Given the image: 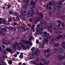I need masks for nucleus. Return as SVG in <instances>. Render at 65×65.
<instances>
[{"mask_svg":"<svg viewBox=\"0 0 65 65\" xmlns=\"http://www.w3.org/2000/svg\"><path fill=\"white\" fill-rule=\"evenodd\" d=\"M51 51V49H49L46 50V53L45 54V56L46 58H48L50 56V54H49V52H50Z\"/></svg>","mask_w":65,"mask_h":65,"instance_id":"6","label":"nucleus"},{"mask_svg":"<svg viewBox=\"0 0 65 65\" xmlns=\"http://www.w3.org/2000/svg\"><path fill=\"white\" fill-rule=\"evenodd\" d=\"M30 0H24V1L26 4H27V6H29V3Z\"/></svg>","mask_w":65,"mask_h":65,"instance_id":"14","label":"nucleus"},{"mask_svg":"<svg viewBox=\"0 0 65 65\" xmlns=\"http://www.w3.org/2000/svg\"><path fill=\"white\" fill-rule=\"evenodd\" d=\"M17 28V27H14L13 28V30H14V31H16V29Z\"/></svg>","mask_w":65,"mask_h":65,"instance_id":"50","label":"nucleus"},{"mask_svg":"<svg viewBox=\"0 0 65 65\" xmlns=\"http://www.w3.org/2000/svg\"><path fill=\"white\" fill-rule=\"evenodd\" d=\"M9 30H12L13 29V27H12V26H10L9 27Z\"/></svg>","mask_w":65,"mask_h":65,"instance_id":"38","label":"nucleus"},{"mask_svg":"<svg viewBox=\"0 0 65 65\" xmlns=\"http://www.w3.org/2000/svg\"><path fill=\"white\" fill-rule=\"evenodd\" d=\"M8 62L9 63V64L10 65H11V63H12V61L11 60H10V61H9Z\"/></svg>","mask_w":65,"mask_h":65,"instance_id":"42","label":"nucleus"},{"mask_svg":"<svg viewBox=\"0 0 65 65\" xmlns=\"http://www.w3.org/2000/svg\"><path fill=\"white\" fill-rule=\"evenodd\" d=\"M6 50L8 52H9L11 54L12 53H13V51H12V50L10 48H9L8 47H7L6 48Z\"/></svg>","mask_w":65,"mask_h":65,"instance_id":"10","label":"nucleus"},{"mask_svg":"<svg viewBox=\"0 0 65 65\" xmlns=\"http://www.w3.org/2000/svg\"><path fill=\"white\" fill-rule=\"evenodd\" d=\"M14 14L15 15H18V13L17 12H15L14 13Z\"/></svg>","mask_w":65,"mask_h":65,"instance_id":"48","label":"nucleus"},{"mask_svg":"<svg viewBox=\"0 0 65 65\" xmlns=\"http://www.w3.org/2000/svg\"><path fill=\"white\" fill-rule=\"evenodd\" d=\"M55 46H56L57 47L58 46H59L60 45V44H56L55 45Z\"/></svg>","mask_w":65,"mask_h":65,"instance_id":"58","label":"nucleus"},{"mask_svg":"<svg viewBox=\"0 0 65 65\" xmlns=\"http://www.w3.org/2000/svg\"><path fill=\"white\" fill-rule=\"evenodd\" d=\"M36 51L37 52H35L36 57H38L39 55V54L40 53V51L38 50H37Z\"/></svg>","mask_w":65,"mask_h":65,"instance_id":"11","label":"nucleus"},{"mask_svg":"<svg viewBox=\"0 0 65 65\" xmlns=\"http://www.w3.org/2000/svg\"><path fill=\"white\" fill-rule=\"evenodd\" d=\"M31 51H34L35 50V47H32L31 48Z\"/></svg>","mask_w":65,"mask_h":65,"instance_id":"47","label":"nucleus"},{"mask_svg":"<svg viewBox=\"0 0 65 65\" xmlns=\"http://www.w3.org/2000/svg\"><path fill=\"white\" fill-rule=\"evenodd\" d=\"M6 41H5V40L3 41V44H6Z\"/></svg>","mask_w":65,"mask_h":65,"instance_id":"54","label":"nucleus"},{"mask_svg":"<svg viewBox=\"0 0 65 65\" xmlns=\"http://www.w3.org/2000/svg\"><path fill=\"white\" fill-rule=\"evenodd\" d=\"M26 44H30V46H31L32 45V43L31 42L29 41H24L23 40H21V42H20L19 43L20 44L21 46L24 45H25Z\"/></svg>","mask_w":65,"mask_h":65,"instance_id":"1","label":"nucleus"},{"mask_svg":"<svg viewBox=\"0 0 65 65\" xmlns=\"http://www.w3.org/2000/svg\"><path fill=\"white\" fill-rule=\"evenodd\" d=\"M43 63H44V64H46V65H49V63H48V62H46V61H44L43 62Z\"/></svg>","mask_w":65,"mask_h":65,"instance_id":"30","label":"nucleus"},{"mask_svg":"<svg viewBox=\"0 0 65 65\" xmlns=\"http://www.w3.org/2000/svg\"><path fill=\"white\" fill-rule=\"evenodd\" d=\"M53 54L54 56H56V55H57V53L56 52H54L53 53Z\"/></svg>","mask_w":65,"mask_h":65,"instance_id":"35","label":"nucleus"},{"mask_svg":"<svg viewBox=\"0 0 65 65\" xmlns=\"http://www.w3.org/2000/svg\"><path fill=\"white\" fill-rule=\"evenodd\" d=\"M61 6H55L54 7V9H57V8H61Z\"/></svg>","mask_w":65,"mask_h":65,"instance_id":"18","label":"nucleus"},{"mask_svg":"<svg viewBox=\"0 0 65 65\" xmlns=\"http://www.w3.org/2000/svg\"><path fill=\"white\" fill-rule=\"evenodd\" d=\"M59 36L60 37H61V38H63V36L62 35H60Z\"/></svg>","mask_w":65,"mask_h":65,"instance_id":"64","label":"nucleus"},{"mask_svg":"<svg viewBox=\"0 0 65 65\" xmlns=\"http://www.w3.org/2000/svg\"><path fill=\"white\" fill-rule=\"evenodd\" d=\"M61 12H62V11L60 9H59L56 11V14L57 15H58V14H60L61 13Z\"/></svg>","mask_w":65,"mask_h":65,"instance_id":"12","label":"nucleus"},{"mask_svg":"<svg viewBox=\"0 0 65 65\" xmlns=\"http://www.w3.org/2000/svg\"><path fill=\"white\" fill-rule=\"evenodd\" d=\"M35 5H33V6H31L30 7V9H32V8H35Z\"/></svg>","mask_w":65,"mask_h":65,"instance_id":"34","label":"nucleus"},{"mask_svg":"<svg viewBox=\"0 0 65 65\" xmlns=\"http://www.w3.org/2000/svg\"><path fill=\"white\" fill-rule=\"evenodd\" d=\"M57 37V39L53 38L52 39L51 41H50V43L51 44H52L53 42H54V43H57V40L60 39V37Z\"/></svg>","mask_w":65,"mask_h":65,"instance_id":"5","label":"nucleus"},{"mask_svg":"<svg viewBox=\"0 0 65 65\" xmlns=\"http://www.w3.org/2000/svg\"><path fill=\"white\" fill-rule=\"evenodd\" d=\"M57 58L58 60H63V58L64 57L61 54H59L58 55Z\"/></svg>","mask_w":65,"mask_h":65,"instance_id":"8","label":"nucleus"},{"mask_svg":"<svg viewBox=\"0 0 65 65\" xmlns=\"http://www.w3.org/2000/svg\"><path fill=\"white\" fill-rule=\"evenodd\" d=\"M32 54L33 55H35V52L34 51L32 52Z\"/></svg>","mask_w":65,"mask_h":65,"instance_id":"57","label":"nucleus"},{"mask_svg":"<svg viewBox=\"0 0 65 65\" xmlns=\"http://www.w3.org/2000/svg\"><path fill=\"white\" fill-rule=\"evenodd\" d=\"M2 22H4V24H6V22H5V19H3L2 20Z\"/></svg>","mask_w":65,"mask_h":65,"instance_id":"40","label":"nucleus"},{"mask_svg":"<svg viewBox=\"0 0 65 65\" xmlns=\"http://www.w3.org/2000/svg\"><path fill=\"white\" fill-rule=\"evenodd\" d=\"M26 48H27V49H29V48H30V46L28 45L27 46H26Z\"/></svg>","mask_w":65,"mask_h":65,"instance_id":"55","label":"nucleus"},{"mask_svg":"<svg viewBox=\"0 0 65 65\" xmlns=\"http://www.w3.org/2000/svg\"><path fill=\"white\" fill-rule=\"evenodd\" d=\"M43 43L44 44H47L48 43V41H47V40H45V41H43Z\"/></svg>","mask_w":65,"mask_h":65,"instance_id":"26","label":"nucleus"},{"mask_svg":"<svg viewBox=\"0 0 65 65\" xmlns=\"http://www.w3.org/2000/svg\"><path fill=\"white\" fill-rule=\"evenodd\" d=\"M9 13L10 14H13V13L12 12V11H9Z\"/></svg>","mask_w":65,"mask_h":65,"instance_id":"59","label":"nucleus"},{"mask_svg":"<svg viewBox=\"0 0 65 65\" xmlns=\"http://www.w3.org/2000/svg\"><path fill=\"white\" fill-rule=\"evenodd\" d=\"M46 7L47 8V9H47H48V8H49V9H50V10H51V9H52V8L51 7H50L48 8V5H46Z\"/></svg>","mask_w":65,"mask_h":65,"instance_id":"25","label":"nucleus"},{"mask_svg":"<svg viewBox=\"0 0 65 65\" xmlns=\"http://www.w3.org/2000/svg\"><path fill=\"white\" fill-rule=\"evenodd\" d=\"M12 21V19L11 18H9L8 19V22H10Z\"/></svg>","mask_w":65,"mask_h":65,"instance_id":"31","label":"nucleus"},{"mask_svg":"<svg viewBox=\"0 0 65 65\" xmlns=\"http://www.w3.org/2000/svg\"><path fill=\"white\" fill-rule=\"evenodd\" d=\"M2 58H4V59L5 58H7V57L6 56H5V55H2Z\"/></svg>","mask_w":65,"mask_h":65,"instance_id":"29","label":"nucleus"},{"mask_svg":"<svg viewBox=\"0 0 65 65\" xmlns=\"http://www.w3.org/2000/svg\"><path fill=\"white\" fill-rule=\"evenodd\" d=\"M58 52L59 53L61 54L63 53V50L61 48H58Z\"/></svg>","mask_w":65,"mask_h":65,"instance_id":"17","label":"nucleus"},{"mask_svg":"<svg viewBox=\"0 0 65 65\" xmlns=\"http://www.w3.org/2000/svg\"><path fill=\"white\" fill-rule=\"evenodd\" d=\"M63 24V22H62L61 21L59 20V24Z\"/></svg>","mask_w":65,"mask_h":65,"instance_id":"41","label":"nucleus"},{"mask_svg":"<svg viewBox=\"0 0 65 65\" xmlns=\"http://www.w3.org/2000/svg\"><path fill=\"white\" fill-rule=\"evenodd\" d=\"M55 4V2L54 1H52L51 2V4L52 5H54Z\"/></svg>","mask_w":65,"mask_h":65,"instance_id":"46","label":"nucleus"},{"mask_svg":"<svg viewBox=\"0 0 65 65\" xmlns=\"http://www.w3.org/2000/svg\"><path fill=\"white\" fill-rule=\"evenodd\" d=\"M22 19L24 21H26V19H25V17H23L22 18Z\"/></svg>","mask_w":65,"mask_h":65,"instance_id":"56","label":"nucleus"},{"mask_svg":"<svg viewBox=\"0 0 65 65\" xmlns=\"http://www.w3.org/2000/svg\"><path fill=\"white\" fill-rule=\"evenodd\" d=\"M27 8H27V7L26 6H24L23 7V9L24 10H27Z\"/></svg>","mask_w":65,"mask_h":65,"instance_id":"33","label":"nucleus"},{"mask_svg":"<svg viewBox=\"0 0 65 65\" xmlns=\"http://www.w3.org/2000/svg\"><path fill=\"white\" fill-rule=\"evenodd\" d=\"M50 17H51V18H53L54 17V15L53 14H51L50 15Z\"/></svg>","mask_w":65,"mask_h":65,"instance_id":"62","label":"nucleus"},{"mask_svg":"<svg viewBox=\"0 0 65 65\" xmlns=\"http://www.w3.org/2000/svg\"><path fill=\"white\" fill-rule=\"evenodd\" d=\"M26 13H27V11H22L21 12V13L23 15H25L26 14Z\"/></svg>","mask_w":65,"mask_h":65,"instance_id":"15","label":"nucleus"},{"mask_svg":"<svg viewBox=\"0 0 65 65\" xmlns=\"http://www.w3.org/2000/svg\"><path fill=\"white\" fill-rule=\"evenodd\" d=\"M22 28L23 29H25V26L23 25H22Z\"/></svg>","mask_w":65,"mask_h":65,"instance_id":"44","label":"nucleus"},{"mask_svg":"<svg viewBox=\"0 0 65 65\" xmlns=\"http://www.w3.org/2000/svg\"><path fill=\"white\" fill-rule=\"evenodd\" d=\"M17 46H18V50H21L22 48L19 46V44L17 42H16V43H14L13 44H12L11 46V47L12 50H14V48H16Z\"/></svg>","mask_w":65,"mask_h":65,"instance_id":"2","label":"nucleus"},{"mask_svg":"<svg viewBox=\"0 0 65 65\" xmlns=\"http://www.w3.org/2000/svg\"><path fill=\"white\" fill-rule=\"evenodd\" d=\"M40 48H43L44 47V44L43 43H41L40 44L39 46Z\"/></svg>","mask_w":65,"mask_h":65,"instance_id":"19","label":"nucleus"},{"mask_svg":"<svg viewBox=\"0 0 65 65\" xmlns=\"http://www.w3.org/2000/svg\"><path fill=\"white\" fill-rule=\"evenodd\" d=\"M34 56H35V55H32L30 56V58H31V59H33V58H34Z\"/></svg>","mask_w":65,"mask_h":65,"instance_id":"39","label":"nucleus"},{"mask_svg":"<svg viewBox=\"0 0 65 65\" xmlns=\"http://www.w3.org/2000/svg\"><path fill=\"white\" fill-rule=\"evenodd\" d=\"M39 27H36V30H37V31H39Z\"/></svg>","mask_w":65,"mask_h":65,"instance_id":"53","label":"nucleus"},{"mask_svg":"<svg viewBox=\"0 0 65 65\" xmlns=\"http://www.w3.org/2000/svg\"><path fill=\"white\" fill-rule=\"evenodd\" d=\"M36 4V3L34 1H31L30 3V5H35Z\"/></svg>","mask_w":65,"mask_h":65,"instance_id":"13","label":"nucleus"},{"mask_svg":"<svg viewBox=\"0 0 65 65\" xmlns=\"http://www.w3.org/2000/svg\"><path fill=\"white\" fill-rule=\"evenodd\" d=\"M35 26V25H33L31 26V28L33 32H35V28L34 27Z\"/></svg>","mask_w":65,"mask_h":65,"instance_id":"22","label":"nucleus"},{"mask_svg":"<svg viewBox=\"0 0 65 65\" xmlns=\"http://www.w3.org/2000/svg\"><path fill=\"white\" fill-rule=\"evenodd\" d=\"M13 21L15 22L17 20V19H16L14 17L13 19Z\"/></svg>","mask_w":65,"mask_h":65,"instance_id":"52","label":"nucleus"},{"mask_svg":"<svg viewBox=\"0 0 65 65\" xmlns=\"http://www.w3.org/2000/svg\"><path fill=\"white\" fill-rule=\"evenodd\" d=\"M61 64V62H58L56 63V65H60Z\"/></svg>","mask_w":65,"mask_h":65,"instance_id":"49","label":"nucleus"},{"mask_svg":"<svg viewBox=\"0 0 65 65\" xmlns=\"http://www.w3.org/2000/svg\"><path fill=\"white\" fill-rule=\"evenodd\" d=\"M47 27V24H45V25H44V28H46V27Z\"/></svg>","mask_w":65,"mask_h":65,"instance_id":"51","label":"nucleus"},{"mask_svg":"<svg viewBox=\"0 0 65 65\" xmlns=\"http://www.w3.org/2000/svg\"><path fill=\"white\" fill-rule=\"evenodd\" d=\"M27 17H31V16L30 15L29 13L27 14Z\"/></svg>","mask_w":65,"mask_h":65,"instance_id":"63","label":"nucleus"},{"mask_svg":"<svg viewBox=\"0 0 65 65\" xmlns=\"http://www.w3.org/2000/svg\"><path fill=\"white\" fill-rule=\"evenodd\" d=\"M22 46V48H23V50H26V47L25 46H24V45H22V46Z\"/></svg>","mask_w":65,"mask_h":65,"instance_id":"28","label":"nucleus"},{"mask_svg":"<svg viewBox=\"0 0 65 65\" xmlns=\"http://www.w3.org/2000/svg\"><path fill=\"white\" fill-rule=\"evenodd\" d=\"M53 27V25H51L49 26L48 27V30L50 33L52 32V28Z\"/></svg>","mask_w":65,"mask_h":65,"instance_id":"9","label":"nucleus"},{"mask_svg":"<svg viewBox=\"0 0 65 65\" xmlns=\"http://www.w3.org/2000/svg\"><path fill=\"white\" fill-rule=\"evenodd\" d=\"M23 53H21L20 56V58H21V59L23 58Z\"/></svg>","mask_w":65,"mask_h":65,"instance_id":"27","label":"nucleus"},{"mask_svg":"<svg viewBox=\"0 0 65 65\" xmlns=\"http://www.w3.org/2000/svg\"><path fill=\"white\" fill-rule=\"evenodd\" d=\"M43 34L45 35L44 37L45 40H47L48 41V40H50L51 38L50 36L48 37V36H49V34L48 33H47V32L45 31L43 32Z\"/></svg>","mask_w":65,"mask_h":65,"instance_id":"3","label":"nucleus"},{"mask_svg":"<svg viewBox=\"0 0 65 65\" xmlns=\"http://www.w3.org/2000/svg\"><path fill=\"white\" fill-rule=\"evenodd\" d=\"M43 29L42 28H39V31H41V32L40 33L41 34H42V33H43Z\"/></svg>","mask_w":65,"mask_h":65,"instance_id":"24","label":"nucleus"},{"mask_svg":"<svg viewBox=\"0 0 65 65\" xmlns=\"http://www.w3.org/2000/svg\"><path fill=\"white\" fill-rule=\"evenodd\" d=\"M6 44H7L8 45L9 44H12V42H11L9 40H7L6 41Z\"/></svg>","mask_w":65,"mask_h":65,"instance_id":"20","label":"nucleus"},{"mask_svg":"<svg viewBox=\"0 0 65 65\" xmlns=\"http://www.w3.org/2000/svg\"><path fill=\"white\" fill-rule=\"evenodd\" d=\"M0 34H1V35H4V36H6L5 34H4V33L3 32H1L0 33Z\"/></svg>","mask_w":65,"mask_h":65,"instance_id":"37","label":"nucleus"},{"mask_svg":"<svg viewBox=\"0 0 65 65\" xmlns=\"http://www.w3.org/2000/svg\"><path fill=\"white\" fill-rule=\"evenodd\" d=\"M63 1L61 0L58 1L57 2V4L58 5H61L62 4Z\"/></svg>","mask_w":65,"mask_h":65,"instance_id":"16","label":"nucleus"},{"mask_svg":"<svg viewBox=\"0 0 65 65\" xmlns=\"http://www.w3.org/2000/svg\"><path fill=\"white\" fill-rule=\"evenodd\" d=\"M40 17L37 18V19L38 21H41V23L42 24H44V23H45L46 21L45 20H43V15L42 14H41L40 15Z\"/></svg>","mask_w":65,"mask_h":65,"instance_id":"4","label":"nucleus"},{"mask_svg":"<svg viewBox=\"0 0 65 65\" xmlns=\"http://www.w3.org/2000/svg\"><path fill=\"white\" fill-rule=\"evenodd\" d=\"M29 39L30 40H34V38L32 36H30L29 38Z\"/></svg>","mask_w":65,"mask_h":65,"instance_id":"23","label":"nucleus"},{"mask_svg":"<svg viewBox=\"0 0 65 65\" xmlns=\"http://www.w3.org/2000/svg\"><path fill=\"white\" fill-rule=\"evenodd\" d=\"M28 35H26L24 37V38H28Z\"/></svg>","mask_w":65,"mask_h":65,"instance_id":"45","label":"nucleus"},{"mask_svg":"<svg viewBox=\"0 0 65 65\" xmlns=\"http://www.w3.org/2000/svg\"><path fill=\"white\" fill-rule=\"evenodd\" d=\"M16 19L17 20L20 21V17H19V16H17Z\"/></svg>","mask_w":65,"mask_h":65,"instance_id":"43","label":"nucleus"},{"mask_svg":"<svg viewBox=\"0 0 65 65\" xmlns=\"http://www.w3.org/2000/svg\"><path fill=\"white\" fill-rule=\"evenodd\" d=\"M36 33L37 34H40V32L39 31H37L36 32Z\"/></svg>","mask_w":65,"mask_h":65,"instance_id":"60","label":"nucleus"},{"mask_svg":"<svg viewBox=\"0 0 65 65\" xmlns=\"http://www.w3.org/2000/svg\"><path fill=\"white\" fill-rule=\"evenodd\" d=\"M30 10L31 11H29L28 13L31 16V17H32L33 15L35 13V12H34V10L33 9H30ZM31 11H32V12Z\"/></svg>","mask_w":65,"mask_h":65,"instance_id":"7","label":"nucleus"},{"mask_svg":"<svg viewBox=\"0 0 65 65\" xmlns=\"http://www.w3.org/2000/svg\"><path fill=\"white\" fill-rule=\"evenodd\" d=\"M3 53L4 55H6L7 54V53H6V52L5 50H4L3 51Z\"/></svg>","mask_w":65,"mask_h":65,"instance_id":"32","label":"nucleus"},{"mask_svg":"<svg viewBox=\"0 0 65 65\" xmlns=\"http://www.w3.org/2000/svg\"><path fill=\"white\" fill-rule=\"evenodd\" d=\"M45 58L44 57H42L41 59V61H44Z\"/></svg>","mask_w":65,"mask_h":65,"instance_id":"36","label":"nucleus"},{"mask_svg":"<svg viewBox=\"0 0 65 65\" xmlns=\"http://www.w3.org/2000/svg\"><path fill=\"white\" fill-rule=\"evenodd\" d=\"M17 28L18 30H20L21 29V26H18L17 27Z\"/></svg>","mask_w":65,"mask_h":65,"instance_id":"61","label":"nucleus"},{"mask_svg":"<svg viewBox=\"0 0 65 65\" xmlns=\"http://www.w3.org/2000/svg\"><path fill=\"white\" fill-rule=\"evenodd\" d=\"M0 31L1 32H5V31H7V29L6 28H2V30H0Z\"/></svg>","mask_w":65,"mask_h":65,"instance_id":"21","label":"nucleus"}]
</instances>
